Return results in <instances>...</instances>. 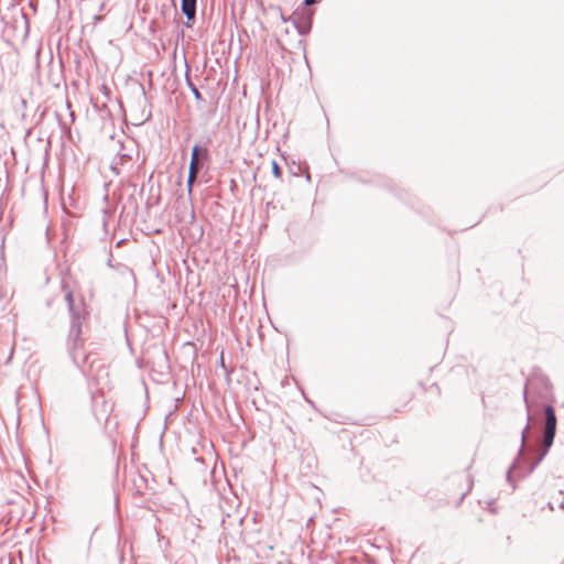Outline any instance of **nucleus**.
<instances>
[{"label":"nucleus","mask_w":564,"mask_h":564,"mask_svg":"<svg viewBox=\"0 0 564 564\" xmlns=\"http://www.w3.org/2000/svg\"><path fill=\"white\" fill-rule=\"evenodd\" d=\"M65 300L70 314V328L67 339L68 352L74 364L82 369V372L99 383L100 373L105 372L107 375L105 366L97 360V357L94 354H87L79 357L76 352L80 341L83 321L86 315L84 301L83 299L76 301L70 291L66 292Z\"/></svg>","instance_id":"obj_1"},{"label":"nucleus","mask_w":564,"mask_h":564,"mask_svg":"<svg viewBox=\"0 0 564 564\" xmlns=\"http://www.w3.org/2000/svg\"><path fill=\"white\" fill-rule=\"evenodd\" d=\"M523 400L527 408V423L521 432V444L520 448L518 451L517 457L514 458L512 465L509 467L507 471V480L512 487L514 488V485L512 484L511 473L512 469L517 468V466L522 462L523 464L528 465V469L524 473V475H529L533 473V470L539 466V464L544 459L542 455L539 452H532V448L528 449V456L524 457V449H525V442L528 437V433L530 430V422H531V413H530V405L528 401V383L524 386L523 389Z\"/></svg>","instance_id":"obj_2"},{"label":"nucleus","mask_w":564,"mask_h":564,"mask_svg":"<svg viewBox=\"0 0 564 564\" xmlns=\"http://www.w3.org/2000/svg\"><path fill=\"white\" fill-rule=\"evenodd\" d=\"M523 400L527 408V423L521 432V444L520 448L518 451L517 457L514 458L512 465L509 467L507 471V480L512 487L514 488V485L512 484L511 473L512 469L517 468V466L522 462L523 464L528 465V469L524 473V475H529L533 473V470L539 466V464L544 459L542 455L539 452H532V448L528 449V456L524 457V449H525V442L528 437V433L530 430V422H531V413H530V405L528 401V383L524 386L523 389Z\"/></svg>","instance_id":"obj_3"},{"label":"nucleus","mask_w":564,"mask_h":564,"mask_svg":"<svg viewBox=\"0 0 564 564\" xmlns=\"http://www.w3.org/2000/svg\"><path fill=\"white\" fill-rule=\"evenodd\" d=\"M197 0H181V11L186 17V28H193L196 21Z\"/></svg>","instance_id":"obj_4"},{"label":"nucleus","mask_w":564,"mask_h":564,"mask_svg":"<svg viewBox=\"0 0 564 564\" xmlns=\"http://www.w3.org/2000/svg\"><path fill=\"white\" fill-rule=\"evenodd\" d=\"M212 139L208 137L202 143H197L193 147L192 150H196V162L199 164H204L209 161V143Z\"/></svg>","instance_id":"obj_5"},{"label":"nucleus","mask_w":564,"mask_h":564,"mask_svg":"<svg viewBox=\"0 0 564 564\" xmlns=\"http://www.w3.org/2000/svg\"><path fill=\"white\" fill-rule=\"evenodd\" d=\"M556 414L555 410L551 404L545 405L544 408V432H554L556 433Z\"/></svg>","instance_id":"obj_6"},{"label":"nucleus","mask_w":564,"mask_h":564,"mask_svg":"<svg viewBox=\"0 0 564 564\" xmlns=\"http://www.w3.org/2000/svg\"><path fill=\"white\" fill-rule=\"evenodd\" d=\"M109 265L112 267L111 260H109ZM113 268L123 278H127L129 281H131L133 283L135 282V276H134V273H133L132 269H130L126 264L118 263L116 267L113 265Z\"/></svg>","instance_id":"obj_7"},{"label":"nucleus","mask_w":564,"mask_h":564,"mask_svg":"<svg viewBox=\"0 0 564 564\" xmlns=\"http://www.w3.org/2000/svg\"><path fill=\"white\" fill-rule=\"evenodd\" d=\"M203 164L196 162V150H192L188 175L197 177L199 169Z\"/></svg>","instance_id":"obj_8"},{"label":"nucleus","mask_w":564,"mask_h":564,"mask_svg":"<svg viewBox=\"0 0 564 564\" xmlns=\"http://www.w3.org/2000/svg\"><path fill=\"white\" fill-rule=\"evenodd\" d=\"M185 82H186V86L189 88V90L192 91L194 98L197 100V101H203L204 98H203V95L200 94V91L198 90V88L194 85V83L192 82L189 75H188V69L186 70L185 73Z\"/></svg>","instance_id":"obj_9"},{"label":"nucleus","mask_w":564,"mask_h":564,"mask_svg":"<svg viewBox=\"0 0 564 564\" xmlns=\"http://www.w3.org/2000/svg\"><path fill=\"white\" fill-rule=\"evenodd\" d=\"M555 434L554 432H544L543 431V438H542V445L546 447V449H550L551 446L553 445L554 443V438H555Z\"/></svg>","instance_id":"obj_10"},{"label":"nucleus","mask_w":564,"mask_h":564,"mask_svg":"<svg viewBox=\"0 0 564 564\" xmlns=\"http://www.w3.org/2000/svg\"><path fill=\"white\" fill-rule=\"evenodd\" d=\"M295 28H296L299 34H301V35L307 34L311 31V24H297V23H295Z\"/></svg>","instance_id":"obj_11"},{"label":"nucleus","mask_w":564,"mask_h":564,"mask_svg":"<svg viewBox=\"0 0 564 564\" xmlns=\"http://www.w3.org/2000/svg\"><path fill=\"white\" fill-rule=\"evenodd\" d=\"M272 174L276 178H280L282 175V170L276 161H272Z\"/></svg>","instance_id":"obj_12"},{"label":"nucleus","mask_w":564,"mask_h":564,"mask_svg":"<svg viewBox=\"0 0 564 564\" xmlns=\"http://www.w3.org/2000/svg\"><path fill=\"white\" fill-rule=\"evenodd\" d=\"M195 181H196V177H192L191 175H188L186 186H187V192L189 195L192 194Z\"/></svg>","instance_id":"obj_13"},{"label":"nucleus","mask_w":564,"mask_h":564,"mask_svg":"<svg viewBox=\"0 0 564 564\" xmlns=\"http://www.w3.org/2000/svg\"><path fill=\"white\" fill-rule=\"evenodd\" d=\"M532 452H539L542 455V457H545L549 453V449H546L545 446L541 445L540 447H533Z\"/></svg>","instance_id":"obj_14"},{"label":"nucleus","mask_w":564,"mask_h":564,"mask_svg":"<svg viewBox=\"0 0 564 564\" xmlns=\"http://www.w3.org/2000/svg\"><path fill=\"white\" fill-rule=\"evenodd\" d=\"M316 2H317V0H304V4L305 6H312V4L316 3Z\"/></svg>","instance_id":"obj_15"}]
</instances>
